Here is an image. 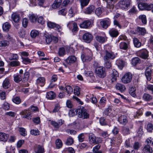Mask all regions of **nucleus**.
Wrapping results in <instances>:
<instances>
[{"label": "nucleus", "instance_id": "nucleus-51", "mask_svg": "<svg viewBox=\"0 0 153 153\" xmlns=\"http://www.w3.org/2000/svg\"><path fill=\"white\" fill-rule=\"evenodd\" d=\"M139 19L141 20L142 23L146 24L147 23V20L146 16L144 15H140L139 16Z\"/></svg>", "mask_w": 153, "mask_h": 153}, {"label": "nucleus", "instance_id": "nucleus-23", "mask_svg": "<svg viewBox=\"0 0 153 153\" xmlns=\"http://www.w3.org/2000/svg\"><path fill=\"white\" fill-rule=\"evenodd\" d=\"M10 86L9 79L8 78H6L3 81L2 83V86L4 89H7Z\"/></svg>", "mask_w": 153, "mask_h": 153}, {"label": "nucleus", "instance_id": "nucleus-9", "mask_svg": "<svg viewBox=\"0 0 153 153\" xmlns=\"http://www.w3.org/2000/svg\"><path fill=\"white\" fill-rule=\"evenodd\" d=\"M83 39L84 42L87 43H90L93 39V36L89 33H86L83 36Z\"/></svg>", "mask_w": 153, "mask_h": 153}, {"label": "nucleus", "instance_id": "nucleus-13", "mask_svg": "<svg viewBox=\"0 0 153 153\" xmlns=\"http://www.w3.org/2000/svg\"><path fill=\"white\" fill-rule=\"evenodd\" d=\"M95 9V7L93 5H91L86 8L84 10V12L85 14H90L94 12Z\"/></svg>", "mask_w": 153, "mask_h": 153}, {"label": "nucleus", "instance_id": "nucleus-1", "mask_svg": "<svg viewBox=\"0 0 153 153\" xmlns=\"http://www.w3.org/2000/svg\"><path fill=\"white\" fill-rule=\"evenodd\" d=\"M92 56L91 51L88 48H85L84 50V53L81 56V58L83 62H88L91 60Z\"/></svg>", "mask_w": 153, "mask_h": 153}, {"label": "nucleus", "instance_id": "nucleus-6", "mask_svg": "<svg viewBox=\"0 0 153 153\" xmlns=\"http://www.w3.org/2000/svg\"><path fill=\"white\" fill-rule=\"evenodd\" d=\"M132 77V74L130 73H127L122 77L121 80L123 83L127 84L131 81Z\"/></svg>", "mask_w": 153, "mask_h": 153}, {"label": "nucleus", "instance_id": "nucleus-15", "mask_svg": "<svg viewBox=\"0 0 153 153\" xmlns=\"http://www.w3.org/2000/svg\"><path fill=\"white\" fill-rule=\"evenodd\" d=\"M100 23L103 28L106 29L110 25L111 21L109 19H108L107 20H104L102 21Z\"/></svg>", "mask_w": 153, "mask_h": 153}, {"label": "nucleus", "instance_id": "nucleus-14", "mask_svg": "<svg viewBox=\"0 0 153 153\" xmlns=\"http://www.w3.org/2000/svg\"><path fill=\"white\" fill-rule=\"evenodd\" d=\"M91 22L89 20H85L83 22L79 25V27L81 28H88L91 25Z\"/></svg>", "mask_w": 153, "mask_h": 153}, {"label": "nucleus", "instance_id": "nucleus-63", "mask_svg": "<svg viewBox=\"0 0 153 153\" xmlns=\"http://www.w3.org/2000/svg\"><path fill=\"white\" fill-rule=\"evenodd\" d=\"M2 108L5 110H8L10 108V105L7 102H5L3 105Z\"/></svg>", "mask_w": 153, "mask_h": 153}, {"label": "nucleus", "instance_id": "nucleus-10", "mask_svg": "<svg viewBox=\"0 0 153 153\" xmlns=\"http://www.w3.org/2000/svg\"><path fill=\"white\" fill-rule=\"evenodd\" d=\"M48 26L50 28H55L59 32L62 30V27L59 25L51 22H48L47 23Z\"/></svg>", "mask_w": 153, "mask_h": 153}, {"label": "nucleus", "instance_id": "nucleus-52", "mask_svg": "<svg viewBox=\"0 0 153 153\" xmlns=\"http://www.w3.org/2000/svg\"><path fill=\"white\" fill-rule=\"evenodd\" d=\"M67 12V9L66 8H64L59 10L58 12V13L59 15L63 16L66 15Z\"/></svg>", "mask_w": 153, "mask_h": 153}, {"label": "nucleus", "instance_id": "nucleus-38", "mask_svg": "<svg viewBox=\"0 0 153 153\" xmlns=\"http://www.w3.org/2000/svg\"><path fill=\"white\" fill-rule=\"evenodd\" d=\"M8 58L10 60H17L19 58V57L16 54L10 53L8 55Z\"/></svg>", "mask_w": 153, "mask_h": 153}, {"label": "nucleus", "instance_id": "nucleus-19", "mask_svg": "<svg viewBox=\"0 0 153 153\" xmlns=\"http://www.w3.org/2000/svg\"><path fill=\"white\" fill-rule=\"evenodd\" d=\"M8 134L3 132H0V141L6 142L8 139Z\"/></svg>", "mask_w": 153, "mask_h": 153}, {"label": "nucleus", "instance_id": "nucleus-24", "mask_svg": "<svg viewBox=\"0 0 153 153\" xmlns=\"http://www.w3.org/2000/svg\"><path fill=\"white\" fill-rule=\"evenodd\" d=\"M118 120L120 123L125 124L127 122V117L125 115L120 116L118 118Z\"/></svg>", "mask_w": 153, "mask_h": 153}, {"label": "nucleus", "instance_id": "nucleus-34", "mask_svg": "<svg viewBox=\"0 0 153 153\" xmlns=\"http://www.w3.org/2000/svg\"><path fill=\"white\" fill-rule=\"evenodd\" d=\"M62 2V0H55L52 5V7L54 9L59 7Z\"/></svg>", "mask_w": 153, "mask_h": 153}, {"label": "nucleus", "instance_id": "nucleus-11", "mask_svg": "<svg viewBox=\"0 0 153 153\" xmlns=\"http://www.w3.org/2000/svg\"><path fill=\"white\" fill-rule=\"evenodd\" d=\"M24 77H23L22 82L24 83L22 85L24 87L27 86H28L27 84V81L28 80L29 77V74L28 72H25L24 75Z\"/></svg>", "mask_w": 153, "mask_h": 153}, {"label": "nucleus", "instance_id": "nucleus-31", "mask_svg": "<svg viewBox=\"0 0 153 153\" xmlns=\"http://www.w3.org/2000/svg\"><path fill=\"white\" fill-rule=\"evenodd\" d=\"M13 77L14 81L16 82L19 83L21 81L22 82L23 78L21 74L14 75Z\"/></svg>", "mask_w": 153, "mask_h": 153}, {"label": "nucleus", "instance_id": "nucleus-59", "mask_svg": "<svg viewBox=\"0 0 153 153\" xmlns=\"http://www.w3.org/2000/svg\"><path fill=\"white\" fill-rule=\"evenodd\" d=\"M73 143V139L72 137H70L67 139L65 144L67 145H70L72 144Z\"/></svg>", "mask_w": 153, "mask_h": 153}, {"label": "nucleus", "instance_id": "nucleus-4", "mask_svg": "<svg viewBox=\"0 0 153 153\" xmlns=\"http://www.w3.org/2000/svg\"><path fill=\"white\" fill-rule=\"evenodd\" d=\"M131 0H121L119 2V7L123 9L127 10L130 8Z\"/></svg>", "mask_w": 153, "mask_h": 153}, {"label": "nucleus", "instance_id": "nucleus-56", "mask_svg": "<svg viewBox=\"0 0 153 153\" xmlns=\"http://www.w3.org/2000/svg\"><path fill=\"white\" fill-rule=\"evenodd\" d=\"M10 65L13 67L18 66L20 65V63L18 61H13L10 62Z\"/></svg>", "mask_w": 153, "mask_h": 153}, {"label": "nucleus", "instance_id": "nucleus-17", "mask_svg": "<svg viewBox=\"0 0 153 153\" xmlns=\"http://www.w3.org/2000/svg\"><path fill=\"white\" fill-rule=\"evenodd\" d=\"M20 114L24 115L23 117L27 119H31V113L28 110H25L23 111L20 112Z\"/></svg>", "mask_w": 153, "mask_h": 153}, {"label": "nucleus", "instance_id": "nucleus-18", "mask_svg": "<svg viewBox=\"0 0 153 153\" xmlns=\"http://www.w3.org/2000/svg\"><path fill=\"white\" fill-rule=\"evenodd\" d=\"M119 47L121 49L127 50L129 47V43L124 42H121L120 43Z\"/></svg>", "mask_w": 153, "mask_h": 153}, {"label": "nucleus", "instance_id": "nucleus-3", "mask_svg": "<svg viewBox=\"0 0 153 153\" xmlns=\"http://www.w3.org/2000/svg\"><path fill=\"white\" fill-rule=\"evenodd\" d=\"M95 72L96 75L100 78H103L106 76L105 68L102 66L97 67L95 69Z\"/></svg>", "mask_w": 153, "mask_h": 153}, {"label": "nucleus", "instance_id": "nucleus-16", "mask_svg": "<svg viewBox=\"0 0 153 153\" xmlns=\"http://www.w3.org/2000/svg\"><path fill=\"white\" fill-rule=\"evenodd\" d=\"M142 151L143 153H152V149L149 144H147L144 146Z\"/></svg>", "mask_w": 153, "mask_h": 153}, {"label": "nucleus", "instance_id": "nucleus-30", "mask_svg": "<svg viewBox=\"0 0 153 153\" xmlns=\"http://www.w3.org/2000/svg\"><path fill=\"white\" fill-rule=\"evenodd\" d=\"M109 33L110 36L112 37H116L119 34V33L116 29H112L109 31Z\"/></svg>", "mask_w": 153, "mask_h": 153}, {"label": "nucleus", "instance_id": "nucleus-53", "mask_svg": "<svg viewBox=\"0 0 153 153\" xmlns=\"http://www.w3.org/2000/svg\"><path fill=\"white\" fill-rule=\"evenodd\" d=\"M20 134L22 136H25L27 135V132L25 129L23 128H19V130Z\"/></svg>", "mask_w": 153, "mask_h": 153}, {"label": "nucleus", "instance_id": "nucleus-21", "mask_svg": "<svg viewBox=\"0 0 153 153\" xmlns=\"http://www.w3.org/2000/svg\"><path fill=\"white\" fill-rule=\"evenodd\" d=\"M37 84L42 87L45 84V79L43 77H39L36 80Z\"/></svg>", "mask_w": 153, "mask_h": 153}, {"label": "nucleus", "instance_id": "nucleus-25", "mask_svg": "<svg viewBox=\"0 0 153 153\" xmlns=\"http://www.w3.org/2000/svg\"><path fill=\"white\" fill-rule=\"evenodd\" d=\"M148 52L145 49H144L140 52V57L144 59H146L148 56Z\"/></svg>", "mask_w": 153, "mask_h": 153}, {"label": "nucleus", "instance_id": "nucleus-28", "mask_svg": "<svg viewBox=\"0 0 153 153\" xmlns=\"http://www.w3.org/2000/svg\"><path fill=\"white\" fill-rule=\"evenodd\" d=\"M56 97L55 94L52 91H51L47 93L46 97L49 100H53Z\"/></svg>", "mask_w": 153, "mask_h": 153}, {"label": "nucleus", "instance_id": "nucleus-55", "mask_svg": "<svg viewBox=\"0 0 153 153\" xmlns=\"http://www.w3.org/2000/svg\"><path fill=\"white\" fill-rule=\"evenodd\" d=\"M9 42L7 40H3L0 42V46L1 47H5L8 45Z\"/></svg>", "mask_w": 153, "mask_h": 153}, {"label": "nucleus", "instance_id": "nucleus-62", "mask_svg": "<svg viewBox=\"0 0 153 153\" xmlns=\"http://www.w3.org/2000/svg\"><path fill=\"white\" fill-rule=\"evenodd\" d=\"M6 97V92L4 91H0V98L1 100H4Z\"/></svg>", "mask_w": 153, "mask_h": 153}, {"label": "nucleus", "instance_id": "nucleus-26", "mask_svg": "<svg viewBox=\"0 0 153 153\" xmlns=\"http://www.w3.org/2000/svg\"><path fill=\"white\" fill-rule=\"evenodd\" d=\"M151 69L149 68H147L145 72V74L148 80L150 81L151 79Z\"/></svg>", "mask_w": 153, "mask_h": 153}, {"label": "nucleus", "instance_id": "nucleus-60", "mask_svg": "<svg viewBox=\"0 0 153 153\" xmlns=\"http://www.w3.org/2000/svg\"><path fill=\"white\" fill-rule=\"evenodd\" d=\"M104 66L107 68H109L111 67V63L110 60H104Z\"/></svg>", "mask_w": 153, "mask_h": 153}, {"label": "nucleus", "instance_id": "nucleus-36", "mask_svg": "<svg viewBox=\"0 0 153 153\" xmlns=\"http://www.w3.org/2000/svg\"><path fill=\"white\" fill-rule=\"evenodd\" d=\"M152 99V96L148 94L145 93L143 96V99L146 101H150Z\"/></svg>", "mask_w": 153, "mask_h": 153}, {"label": "nucleus", "instance_id": "nucleus-47", "mask_svg": "<svg viewBox=\"0 0 153 153\" xmlns=\"http://www.w3.org/2000/svg\"><path fill=\"white\" fill-rule=\"evenodd\" d=\"M56 148L59 149L62 147V143L60 139H57L56 140Z\"/></svg>", "mask_w": 153, "mask_h": 153}, {"label": "nucleus", "instance_id": "nucleus-46", "mask_svg": "<svg viewBox=\"0 0 153 153\" xmlns=\"http://www.w3.org/2000/svg\"><path fill=\"white\" fill-rule=\"evenodd\" d=\"M39 34V32L38 31L35 30H31L30 33L31 37L33 38H35L37 36H38Z\"/></svg>", "mask_w": 153, "mask_h": 153}, {"label": "nucleus", "instance_id": "nucleus-48", "mask_svg": "<svg viewBox=\"0 0 153 153\" xmlns=\"http://www.w3.org/2000/svg\"><path fill=\"white\" fill-rule=\"evenodd\" d=\"M29 19L30 21L32 22H36L37 17L34 14H30L29 16Z\"/></svg>", "mask_w": 153, "mask_h": 153}, {"label": "nucleus", "instance_id": "nucleus-50", "mask_svg": "<svg viewBox=\"0 0 153 153\" xmlns=\"http://www.w3.org/2000/svg\"><path fill=\"white\" fill-rule=\"evenodd\" d=\"M71 23V24L73 25V28L71 29L72 32H74L78 31V28L76 23L73 21H71L70 23Z\"/></svg>", "mask_w": 153, "mask_h": 153}, {"label": "nucleus", "instance_id": "nucleus-58", "mask_svg": "<svg viewBox=\"0 0 153 153\" xmlns=\"http://www.w3.org/2000/svg\"><path fill=\"white\" fill-rule=\"evenodd\" d=\"M65 90L68 94H71L73 92V88L71 87L69 85L65 87Z\"/></svg>", "mask_w": 153, "mask_h": 153}, {"label": "nucleus", "instance_id": "nucleus-37", "mask_svg": "<svg viewBox=\"0 0 153 153\" xmlns=\"http://www.w3.org/2000/svg\"><path fill=\"white\" fill-rule=\"evenodd\" d=\"M36 148L37 149L36 153H43L44 152V148L42 146L39 145H36L35 147V150H36Z\"/></svg>", "mask_w": 153, "mask_h": 153}, {"label": "nucleus", "instance_id": "nucleus-2", "mask_svg": "<svg viewBox=\"0 0 153 153\" xmlns=\"http://www.w3.org/2000/svg\"><path fill=\"white\" fill-rule=\"evenodd\" d=\"M73 113L74 114H78V116L79 118L83 119H87L88 118L89 114L86 112L85 110L82 109H74L71 111L70 113Z\"/></svg>", "mask_w": 153, "mask_h": 153}, {"label": "nucleus", "instance_id": "nucleus-44", "mask_svg": "<svg viewBox=\"0 0 153 153\" xmlns=\"http://www.w3.org/2000/svg\"><path fill=\"white\" fill-rule=\"evenodd\" d=\"M59 56H63L65 54V48L64 47H61L59 48L58 52Z\"/></svg>", "mask_w": 153, "mask_h": 153}, {"label": "nucleus", "instance_id": "nucleus-61", "mask_svg": "<svg viewBox=\"0 0 153 153\" xmlns=\"http://www.w3.org/2000/svg\"><path fill=\"white\" fill-rule=\"evenodd\" d=\"M143 114V109H142L138 110L136 112V114L135 115H134V118H138L139 116H140L142 114Z\"/></svg>", "mask_w": 153, "mask_h": 153}, {"label": "nucleus", "instance_id": "nucleus-39", "mask_svg": "<svg viewBox=\"0 0 153 153\" xmlns=\"http://www.w3.org/2000/svg\"><path fill=\"white\" fill-rule=\"evenodd\" d=\"M137 31L139 34L144 35L146 33V30L145 28L138 27L137 28Z\"/></svg>", "mask_w": 153, "mask_h": 153}, {"label": "nucleus", "instance_id": "nucleus-27", "mask_svg": "<svg viewBox=\"0 0 153 153\" xmlns=\"http://www.w3.org/2000/svg\"><path fill=\"white\" fill-rule=\"evenodd\" d=\"M2 27L3 31L7 32L11 28V25L9 23L6 22L3 24Z\"/></svg>", "mask_w": 153, "mask_h": 153}, {"label": "nucleus", "instance_id": "nucleus-43", "mask_svg": "<svg viewBox=\"0 0 153 153\" xmlns=\"http://www.w3.org/2000/svg\"><path fill=\"white\" fill-rule=\"evenodd\" d=\"M140 62V59L138 57H136L132 59L131 64L133 66H135L138 63H139Z\"/></svg>", "mask_w": 153, "mask_h": 153}, {"label": "nucleus", "instance_id": "nucleus-54", "mask_svg": "<svg viewBox=\"0 0 153 153\" xmlns=\"http://www.w3.org/2000/svg\"><path fill=\"white\" fill-rule=\"evenodd\" d=\"M13 102L17 104H19L21 102V100L19 97H16L13 99Z\"/></svg>", "mask_w": 153, "mask_h": 153}, {"label": "nucleus", "instance_id": "nucleus-12", "mask_svg": "<svg viewBox=\"0 0 153 153\" xmlns=\"http://www.w3.org/2000/svg\"><path fill=\"white\" fill-rule=\"evenodd\" d=\"M64 122V121L63 120H62V119H60L59 120L58 123L54 121H51V124L54 128H58L60 126L62 125Z\"/></svg>", "mask_w": 153, "mask_h": 153}, {"label": "nucleus", "instance_id": "nucleus-29", "mask_svg": "<svg viewBox=\"0 0 153 153\" xmlns=\"http://www.w3.org/2000/svg\"><path fill=\"white\" fill-rule=\"evenodd\" d=\"M76 13V11L74 7H71L69 10L68 12V15L71 17L74 16Z\"/></svg>", "mask_w": 153, "mask_h": 153}, {"label": "nucleus", "instance_id": "nucleus-32", "mask_svg": "<svg viewBox=\"0 0 153 153\" xmlns=\"http://www.w3.org/2000/svg\"><path fill=\"white\" fill-rule=\"evenodd\" d=\"M115 88L117 90H119L120 91H124L126 90L125 86L122 84L117 83L115 85Z\"/></svg>", "mask_w": 153, "mask_h": 153}, {"label": "nucleus", "instance_id": "nucleus-20", "mask_svg": "<svg viewBox=\"0 0 153 153\" xmlns=\"http://www.w3.org/2000/svg\"><path fill=\"white\" fill-rule=\"evenodd\" d=\"M76 60V58L74 56H69L65 61L67 63L70 65L71 63L74 62Z\"/></svg>", "mask_w": 153, "mask_h": 153}, {"label": "nucleus", "instance_id": "nucleus-57", "mask_svg": "<svg viewBox=\"0 0 153 153\" xmlns=\"http://www.w3.org/2000/svg\"><path fill=\"white\" fill-rule=\"evenodd\" d=\"M80 88L78 86H75L74 89V93L75 95L79 96L80 94Z\"/></svg>", "mask_w": 153, "mask_h": 153}, {"label": "nucleus", "instance_id": "nucleus-64", "mask_svg": "<svg viewBox=\"0 0 153 153\" xmlns=\"http://www.w3.org/2000/svg\"><path fill=\"white\" fill-rule=\"evenodd\" d=\"M123 133L125 135H127L130 133V130L127 127H125L123 128Z\"/></svg>", "mask_w": 153, "mask_h": 153}, {"label": "nucleus", "instance_id": "nucleus-22", "mask_svg": "<svg viewBox=\"0 0 153 153\" xmlns=\"http://www.w3.org/2000/svg\"><path fill=\"white\" fill-rule=\"evenodd\" d=\"M13 20L15 22L17 23L19 22L20 18L19 15L17 13H13L11 16Z\"/></svg>", "mask_w": 153, "mask_h": 153}, {"label": "nucleus", "instance_id": "nucleus-40", "mask_svg": "<svg viewBox=\"0 0 153 153\" xmlns=\"http://www.w3.org/2000/svg\"><path fill=\"white\" fill-rule=\"evenodd\" d=\"M133 41L135 47L139 48L141 46V43L137 38H134Z\"/></svg>", "mask_w": 153, "mask_h": 153}, {"label": "nucleus", "instance_id": "nucleus-33", "mask_svg": "<svg viewBox=\"0 0 153 153\" xmlns=\"http://www.w3.org/2000/svg\"><path fill=\"white\" fill-rule=\"evenodd\" d=\"M89 140L92 143L97 144L96 138L92 133H90L89 134Z\"/></svg>", "mask_w": 153, "mask_h": 153}, {"label": "nucleus", "instance_id": "nucleus-8", "mask_svg": "<svg viewBox=\"0 0 153 153\" xmlns=\"http://www.w3.org/2000/svg\"><path fill=\"white\" fill-rule=\"evenodd\" d=\"M107 4L106 10L108 11L111 12L114 8V4L116 2L115 0H106Z\"/></svg>", "mask_w": 153, "mask_h": 153}, {"label": "nucleus", "instance_id": "nucleus-5", "mask_svg": "<svg viewBox=\"0 0 153 153\" xmlns=\"http://www.w3.org/2000/svg\"><path fill=\"white\" fill-rule=\"evenodd\" d=\"M138 6L141 10H150L153 8V4H148L146 3H140L138 4Z\"/></svg>", "mask_w": 153, "mask_h": 153}, {"label": "nucleus", "instance_id": "nucleus-35", "mask_svg": "<svg viewBox=\"0 0 153 153\" xmlns=\"http://www.w3.org/2000/svg\"><path fill=\"white\" fill-rule=\"evenodd\" d=\"M116 64L118 68L122 70L124 66L125 62L121 59L118 60L117 61Z\"/></svg>", "mask_w": 153, "mask_h": 153}, {"label": "nucleus", "instance_id": "nucleus-42", "mask_svg": "<svg viewBox=\"0 0 153 153\" xmlns=\"http://www.w3.org/2000/svg\"><path fill=\"white\" fill-rule=\"evenodd\" d=\"M95 38L100 43H104L107 40L106 38L101 36H97Z\"/></svg>", "mask_w": 153, "mask_h": 153}, {"label": "nucleus", "instance_id": "nucleus-7", "mask_svg": "<svg viewBox=\"0 0 153 153\" xmlns=\"http://www.w3.org/2000/svg\"><path fill=\"white\" fill-rule=\"evenodd\" d=\"M115 56L114 54L112 52H109L107 50L105 51V55L103 57L104 60H110V59H114Z\"/></svg>", "mask_w": 153, "mask_h": 153}, {"label": "nucleus", "instance_id": "nucleus-41", "mask_svg": "<svg viewBox=\"0 0 153 153\" xmlns=\"http://www.w3.org/2000/svg\"><path fill=\"white\" fill-rule=\"evenodd\" d=\"M113 72L112 73V81L114 82L117 79V78L118 76V73L117 71L114 69L113 71Z\"/></svg>", "mask_w": 153, "mask_h": 153}, {"label": "nucleus", "instance_id": "nucleus-45", "mask_svg": "<svg viewBox=\"0 0 153 153\" xmlns=\"http://www.w3.org/2000/svg\"><path fill=\"white\" fill-rule=\"evenodd\" d=\"M90 0H80V4L82 8L88 5Z\"/></svg>", "mask_w": 153, "mask_h": 153}, {"label": "nucleus", "instance_id": "nucleus-49", "mask_svg": "<svg viewBox=\"0 0 153 153\" xmlns=\"http://www.w3.org/2000/svg\"><path fill=\"white\" fill-rule=\"evenodd\" d=\"M135 88L134 87H132L130 88L129 89V94L133 97H135L136 96L135 94Z\"/></svg>", "mask_w": 153, "mask_h": 153}]
</instances>
